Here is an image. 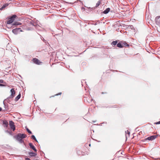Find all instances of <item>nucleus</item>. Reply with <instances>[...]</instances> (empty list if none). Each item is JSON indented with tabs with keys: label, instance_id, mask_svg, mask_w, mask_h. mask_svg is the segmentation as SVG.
Returning <instances> with one entry per match:
<instances>
[{
	"label": "nucleus",
	"instance_id": "1",
	"mask_svg": "<svg viewBox=\"0 0 160 160\" xmlns=\"http://www.w3.org/2000/svg\"><path fill=\"white\" fill-rule=\"evenodd\" d=\"M27 135L24 133H18L14 136V138L20 143H24L23 139L26 138Z\"/></svg>",
	"mask_w": 160,
	"mask_h": 160
},
{
	"label": "nucleus",
	"instance_id": "2",
	"mask_svg": "<svg viewBox=\"0 0 160 160\" xmlns=\"http://www.w3.org/2000/svg\"><path fill=\"white\" fill-rule=\"evenodd\" d=\"M17 17L16 15H14L11 17H8L7 22V24H10L12 23L15 19V18Z\"/></svg>",
	"mask_w": 160,
	"mask_h": 160
},
{
	"label": "nucleus",
	"instance_id": "3",
	"mask_svg": "<svg viewBox=\"0 0 160 160\" xmlns=\"http://www.w3.org/2000/svg\"><path fill=\"white\" fill-rule=\"evenodd\" d=\"M9 125L11 129H12V130H15L16 128L14 125V123L13 121H9Z\"/></svg>",
	"mask_w": 160,
	"mask_h": 160
},
{
	"label": "nucleus",
	"instance_id": "4",
	"mask_svg": "<svg viewBox=\"0 0 160 160\" xmlns=\"http://www.w3.org/2000/svg\"><path fill=\"white\" fill-rule=\"evenodd\" d=\"M20 32H22L21 28H16L12 30V32L14 34H17Z\"/></svg>",
	"mask_w": 160,
	"mask_h": 160
},
{
	"label": "nucleus",
	"instance_id": "5",
	"mask_svg": "<svg viewBox=\"0 0 160 160\" xmlns=\"http://www.w3.org/2000/svg\"><path fill=\"white\" fill-rule=\"evenodd\" d=\"M157 135H152L150 137H149L145 139L146 140L152 141L155 139L157 137Z\"/></svg>",
	"mask_w": 160,
	"mask_h": 160
},
{
	"label": "nucleus",
	"instance_id": "6",
	"mask_svg": "<svg viewBox=\"0 0 160 160\" xmlns=\"http://www.w3.org/2000/svg\"><path fill=\"white\" fill-rule=\"evenodd\" d=\"M156 24L160 26V16L157 17L155 19Z\"/></svg>",
	"mask_w": 160,
	"mask_h": 160
},
{
	"label": "nucleus",
	"instance_id": "7",
	"mask_svg": "<svg viewBox=\"0 0 160 160\" xmlns=\"http://www.w3.org/2000/svg\"><path fill=\"white\" fill-rule=\"evenodd\" d=\"M32 61L38 65H40L42 63L38 59L35 58L33 59Z\"/></svg>",
	"mask_w": 160,
	"mask_h": 160
},
{
	"label": "nucleus",
	"instance_id": "8",
	"mask_svg": "<svg viewBox=\"0 0 160 160\" xmlns=\"http://www.w3.org/2000/svg\"><path fill=\"white\" fill-rule=\"evenodd\" d=\"M29 146L30 147V148H31L34 151L36 152L37 150L35 148L34 146L32 144V143H30L29 144Z\"/></svg>",
	"mask_w": 160,
	"mask_h": 160
},
{
	"label": "nucleus",
	"instance_id": "9",
	"mask_svg": "<svg viewBox=\"0 0 160 160\" xmlns=\"http://www.w3.org/2000/svg\"><path fill=\"white\" fill-rule=\"evenodd\" d=\"M11 97L12 98H13L15 94V92L14 89L12 88L11 90Z\"/></svg>",
	"mask_w": 160,
	"mask_h": 160
},
{
	"label": "nucleus",
	"instance_id": "10",
	"mask_svg": "<svg viewBox=\"0 0 160 160\" xmlns=\"http://www.w3.org/2000/svg\"><path fill=\"white\" fill-rule=\"evenodd\" d=\"M118 42V40H116L115 41H113L112 42L111 45H112V46L113 47H115V46L116 45H117Z\"/></svg>",
	"mask_w": 160,
	"mask_h": 160
},
{
	"label": "nucleus",
	"instance_id": "11",
	"mask_svg": "<svg viewBox=\"0 0 160 160\" xmlns=\"http://www.w3.org/2000/svg\"><path fill=\"white\" fill-rule=\"evenodd\" d=\"M122 43V46L123 47H124L129 46V45L125 42L123 41H121Z\"/></svg>",
	"mask_w": 160,
	"mask_h": 160
},
{
	"label": "nucleus",
	"instance_id": "12",
	"mask_svg": "<svg viewBox=\"0 0 160 160\" xmlns=\"http://www.w3.org/2000/svg\"><path fill=\"white\" fill-rule=\"evenodd\" d=\"M3 125L4 127H7L8 125V122L6 120L3 121Z\"/></svg>",
	"mask_w": 160,
	"mask_h": 160
},
{
	"label": "nucleus",
	"instance_id": "13",
	"mask_svg": "<svg viewBox=\"0 0 160 160\" xmlns=\"http://www.w3.org/2000/svg\"><path fill=\"white\" fill-rule=\"evenodd\" d=\"M117 47L119 48H122L123 46H122V43L121 41L120 42L118 43H117Z\"/></svg>",
	"mask_w": 160,
	"mask_h": 160
},
{
	"label": "nucleus",
	"instance_id": "14",
	"mask_svg": "<svg viewBox=\"0 0 160 160\" xmlns=\"http://www.w3.org/2000/svg\"><path fill=\"white\" fill-rule=\"evenodd\" d=\"M29 155L30 157H34L36 155V154L33 152H30L29 153Z\"/></svg>",
	"mask_w": 160,
	"mask_h": 160
},
{
	"label": "nucleus",
	"instance_id": "15",
	"mask_svg": "<svg viewBox=\"0 0 160 160\" xmlns=\"http://www.w3.org/2000/svg\"><path fill=\"white\" fill-rule=\"evenodd\" d=\"M110 9L109 8H107L103 11V13L105 14H107L110 11Z\"/></svg>",
	"mask_w": 160,
	"mask_h": 160
},
{
	"label": "nucleus",
	"instance_id": "16",
	"mask_svg": "<svg viewBox=\"0 0 160 160\" xmlns=\"http://www.w3.org/2000/svg\"><path fill=\"white\" fill-rule=\"evenodd\" d=\"M21 24V23H20L19 22H14L12 25H15V26H16V25H19V24Z\"/></svg>",
	"mask_w": 160,
	"mask_h": 160
},
{
	"label": "nucleus",
	"instance_id": "17",
	"mask_svg": "<svg viewBox=\"0 0 160 160\" xmlns=\"http://www.w3.org/2000/svg\"><path fill=\"white\" fill-rule=\"evenodd\" d=\"M21 97V94H19L16 98H15V100H18Z\"/></svg>",
	"mask_w": 160,
	"mask_h": 160
},
{
	"label": "nucleus",
	"instance_id": "18",
	"mask_svg": "<svg viewBox=\"0 0 160 160\" xmlns=\"http://www.w3.org/2000/svg\"><path fill=\"white\" fill-rule=\"evenodd\" d=\"M12 131H12V130L7 131V132L10 135H12L13 134Z\"/></svg>",
	"mask_w": 160,
	"mask_h": 160
},
{
	"label": "nucleus",
	"instance_id": "19",
	"mask_svg": "<svg viewBox=\"0 0 160 160\" xmlns=\"http://www.w3.org/2000/svg\"><path fill=\"white\" fill-rule=\"evenodd\" d=\"M100 4V2L99 1L97 3L96 6L97 7H98Z\"/></svg>",
	"mask_w": 160,
	"mask_h": 160
},
{
	"label": "nucleus",
	"instance_id": "20",
	"mask_svg": "<svg viewBox=\"0 0 160 160\" xmlns=\"http://www.w3.org/2000/svg\"><path fill=\"white\" fill-rule=\"evenodd\" d=\"M125 133H126V134L127 133L128 134V136H129V134H130V132H129V131H125Z\"/></svg>",
	"mask_w": 160,
	"mask_h": 160
},
{
	"label": "nucleus",
	"instance_id": "21",
	"mask_svg": "<svg viewBox=\"0 0 160 160\" xmlns=\"http://www.w3.org/2000/svg\"><path fill=\"white\" fill-rule=\"evenodd\" d=\"M31 138H32V139H33L34 140H35V141H37V140H36V138H35V136H34V135H32V136H31Z\"/></svg>",
	"mask_w": 160,
	"mask_h": 160
},
{
	"label": "nucleus",
	"instance_id": "22",
	"mask_svg": "<svg viewBox=\"0 0 160 160\" xmlns=\"http://www.w3.org/2000/svg\"><path fill=\"white\" fill-rule=\"evenodd\" d=\"M62 94V92H60L58 94H55V95L54 96H51L50 97V98H51L52 97H54L55 96H57V95H61Z\"/></svg>",
	"mask_w": 160,
	"mask_h": 160
},
{
	"label": "nucleus",
	"instance_id": "23",
	"mask_svg": "<svg viewBox=\"0 0 160 160\" xmlns=\"http://www.w3.org/2000/svg\"><path fill=\"white\" fill-rule=\"evenodd\" d=\"M4 82V81L2 79H0V83H3Z\"/></svg>",
	"mask_w": 160,
	"mask_h": 160
},
{
	"label": "nucleus",
	"instance_id": "24",
	"mask_svg": "<svg viewBox=\"0 0 160 160\" xmlns=\"http://www.w3.org/2000/svg\"><path fill=\"white\" fill-rule=\"evenodd\" d=\"M156 124H160V121L154 123Z\"/></svg>",
	"mask_w": 160,
	"mask_h": 160
},
{
	"label": "nucleus",
	"instance_id": "25",
	"mask_svg": "<svg viewBox=\"0 0 160 160\" xmlns=\"http://www.w3.org/2000/svg\"><path fill=\"white\" fill-rule=\"evenodd\" d=\"M0 86H5V85L4 84L0 83Z\"/></svg>",
	"mask_w": 160,
	"mask_h": 160
},
{
	"label": "nucleus",
	"instance_id": "26",
	"mask_svg": "<svg viewBox=\"0 0 160 160\" xmlns=\"http://www.w3.org/2000/svg\"><path fill=\"white\" fill-rule=\"evenodd\" d=\"M25 160H30V158H25Z\"/></svg>",
	"mask_w": 160,
	"mask_h": 160
},
{
	"label": "nucleus",
	"instance_id": "27",
	"mask_svg": "<svg viewBox=\"0 0 160 160\" xmlns=\"http://www.w3.org/2000/svg\"><path fill=\"white\" fill-rule=\"evenodd\" d=\"M29 133H31V131H27Z\"/></svg>",
	"mask_w": 160,
	"mask_h": 160
},
{
	"label": "nucleus",
	"instance_id": "28",
	"mask_svg": "<svg viewBox=\"0 0 160 160\" xmlns=\"http://www.w3.org/2000/svg\"><path fill=\"white\" fill-rule=\"evenodd\" d=\"M5 7H6V6H3L2 7V8H5Z\"/></svg>",
	"mask_w": 160,
	"mask_h": 160
},
{
	"label": "nucleus",
	"instance_id": "29",
	"mask_svg": "<svg viewBox=\"0 0 160 160\" xmlns=\"http://www.w3.org/2000/svg\"><path fill=\"white\" fill-rule=\"evenodd\" d=\"M107 93V92H102V94H104V93L106 94Z\"/></svg>",
	"mask_w": 160,
	"mask_h": 160
},
{
	"label": "nucleus",
	"instance_id": "30",
	"mask_svg": "<svg viewBox=\"0 0 160 160\" xmlns=\"http://www.w3.org/2000/svg\"><path fill=\"white\" fill-rule=\"evenodd\" d=\"M26 130H29V129L28 128H27L26 127Z\"/></svg>",
	"mask_w": 160,
	"mask_h": 160
},
{
	"label": "nucleus",
	"instance_id": "31",
	"mask_svg": "<svg viewBox=\"0 0 160 160\" xmlns=\"http://www.w3.org/2000/svg\"><path fill=\"white\" fill-rule=\"evenodd\" d=\"M2 108L0 107V111H2Z\"/></svg>",
	"mask_w": 160,
	"mask_h": 160
},
{
	"label": "nucleus",
	"instance_id": "32",
	"mask_svg": "<svg viewBox=\"0 0 160 160\" xmlns=\"http://www.w3.org/2000/svg\"><path fill=\"white\" fill-rule=\"evenodd\" d=\"M91 146V144H90L89 145V146Z\"/></svg>",
	"mask_w": 160,
	"mask_h": 160
}]
</instances>
